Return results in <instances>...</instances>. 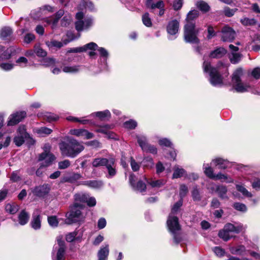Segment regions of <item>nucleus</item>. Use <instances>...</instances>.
Listing matches in <instances>:
<instances>
[{
  "mask_svg": "<svg viewBox=\"0 0 260 260\" xmlns=\"http://www.w3.org/2000/svg\"><path fill=\"white\" fill-rule=\"evenodd\" d=\"M199 12L196 10L190 11L187 14L186 19L187 23L184 27V38L186 42L197 44L200 43L197 37L200 28H197L195 24L191 21L197 18Z\"/></svg>",
  "mask_w": 260,
  "mask_h": 260,
  "instance_id": "obj_1",
  "label": "nucleus"
},
{
  "mask_svg": "<svg viewBox=\"0 0 260 260\" xmlns=\"http://www.w3.org/2000/svg\"><path fill=\"white\" fill-rule=\"evenodd\" d=\"M43 149V152L38 156V161L45 160V161L41 163L40 167L36 171V174L38 177L42 176L43 171L42 169L50 166L56 159L55 156L50 152L51 146L49 143L45 144Z\"/></svg>",
  "mask_w": 260,
  "mask_h": 260,
  "instance_id": "obj_2",
  "label": "nucleus"
},
{
  "mask_svg": "<svg viewBox=\"0 0 260 260\" xmlns=\"http://www.w3.org/2000/svg\"><path fill=\"white\" fill-rule=\"evenodd\" d=\"M92 165L94 167L105 166L108 172V177H112L116 174L115 158L113 157L94 158L92 161Z\"/></svg>",
  "mask_w": 260,
  "mask_h": 260,
  "instance_id": "obj_3",
  "label": "nucleus"
},
{
  "mask_svg": "<svg viewBox=\"0 0 260 260\" xmlns=\"http://www.w3.org/2000/svg\"><path fill=\"white\" fill-rule=\"evenodd\" d=\"M204 72L209 73L210 81L214 86L221 85L222 83V78L216 68L212 67L210 62L204 61L203 64Z\"/></svg>",
  "mask_w": 260,
  "mask_h": 260,
  "instance_id": "obj_4",
  "label": "nucleus"
},
{
  "mask_svg": "<svg viewBox=\"0 0 260 260\" xmlns=\"http://www.w3.org/2000/svg\"><path fill=\"white\" fill-rule=\"evenodd\" d=\"M242 70L240 68L237 69L232 77V83L234 89L238 92H244L251 89V86L241 82L240 77L242 75Z\"/></svg>",
  "mask_w": 260,
  "mask_h": 260,
  "instance_id": "obj_5",
  "label": "nucleus"
},
{
  "mask_svg": "<svg viewBox=\"0 0 260 260\" xmlns=\"http://www.w3.org/2000/svg\"><path fill=\"white\" fill-rule=\"evenodd\" d=\"M77 204H73L71 207L68 220L72 223L81 224L85 221V215L81 212L84 208Z\"/></svg>",
  "mask_w": 260,
  "mask_h": 260,
  "instance_id": "obj_6",
  "label": "nucleus"
},
{
  "mask_svg": "<svg viewBox=\"0 0 260 260\" xmlns=\"http://www.w3.org/2000/svg\"><path fill=\"white\" fill-rule=\"evenodd\" d=\"M167 225L170 232L174 236V242L178 244L181 241L180 237L177 235V232L180 230L178 218L174 215L170 214L167 220Z\"/></svg>",
  "mask_w": 260,
  "mask_h": 260,
  "instance_id": "obj_7",
  "label": "nucleus"
},
{
  "mask_svg": "<svg viewBox=\"0 0 260 260\" xmlns=\"http://www.w3.org/2000/svg\"><path fill=\"white\" fill-rule=\"evenodd\" d=\"M84 149V147L81 143L76 140H71L66 144V155L74 157Z\"/></svg>",
  "mask_w": 260,
  "mask_h": 260,
  "instance_id": "obj_8",
  "label": "nucleus"
},
{
  "mask_svg": "<svg viewBox=\"0 0 260 260\" xmlns=\"http://www.w3.org/2000/svg\"><path fill=\"white\" fill-rule=\"evenodd\" d=\"M221 40L223 42H231L236 37V32L231 27L225 25L222 28Z\"/></svg>",
  "mask_w": 260,
  "mask_h": 260,
  "instance_id": "obj_9",
  "label": "nucleus"
},
{
  "mask_svg": "<svg viewBox=\"0 0 260 260\" xmlns=\"http://www.w3.org/2000/svg\"><path fill=\"white\" fill-rule=\"evenodd\" d=\"M26 117V112L25 111H22L16 112L10 116L7 125L8 126L15 125L22 121Z\"/></svg>",
  "mask_w": 260,
  "mask_h": 260,
  "instance_id": "obj_10",
  "label": "nucleus"
},
{
  "mask_svg": "<svg viewBox=\"0 0 260 260\" xmlns=\"http://www.w3.org/2000/svg\"><path fill=\"white\" fill-rule=\"evenodd\" d=\"M50 190V185L45 183L35 186L32 190V192L36 197L43 198L49 193Z\"/></svg>",
  "mask_w": 260,
  "mask_h": 260,
  "instance_id": "obj_11",
  "label": "nucleus"
},
{
  "mask_svg": "<svg viewBox=\"0 0 260 260\" xmlns=\"http://www.w3.org/2000/svg\"><path fill=\"white\" fill-rule=\"evenodd\" d=\"M137 139L139 145L144 151L149 152L153 154L156 153V148L154 146L147 143L145 137L143 136H138Z\"/></svg>",
  "mask_w": 260,
  "mask_h": 260,
  "instance_id": "obj_12",
  "label": "nucleus"
},
{
  "mask_svg": "<svg viewBox=\"0 0 260 260\" xmlns=\"http://www.w3.org/2000/svg\"><path fill=\"white\" fill-rule=\"evenodd\" d=\"M63 235H59L56 237V242L59 248L56 254V260L65 259V241L63 240Z\"/></svg>",
  "mask_w": 260,
  "mask_h": 260,
  "instance_id": "obj_13",
  "label": "nucleus"
},
{
  "mask_svg": "<svg viewBox=\"0 0 260 260\" xmlns=\"http://www.w3.org/2000/svg\"><path fill=\"white\" fill-rule=\"evenodd\" d=\"M98 48L96 44L93 42L88 43L83 46L69 48L68 49L67 53H81L85 52L87 50H95Z\"/></svg>",
  "mask_w": 260,
  "mask_h": 260,
  "instance_id": "obj_14",
  "label": "nucleus"
},
{
  "mask_svg": "<svg viewBox=\"0 0 260 260\" xmlns=\"http://www.w3.org/2000/svg\"><path fill=\"white\" fill-rule=\"evenodd\" d=\"M70 134L77 137H84L86 139H90L94 137V135L85 129H73L70 130Z\"/></svg>",
  "mask_w": 260,
  "mask_h": 260,
  "instance_id": "obj_15",
  "label": "nucleus"
},
{
  "mask_svg": "<svg viewBox=\"0 0 260 260\" xmlns=\"http://www.w3.org/2000/svg\"><path fill=\"white\" fill-rule=\"evenodd\" d=\"M92 24V19L88 18L84 21H77L75 23L76 29L78 31L88 29Z\"/></svg>",
  "mask_w": 260,
  "mask_h": 260,
  "instance_id": "obj_16",
  "label": "nucleus"
},
{
  "mask_svg": "<svg viewBox=\"0 0 260 260\" xmlns=\"http://www.w3.org/2000/svg\"><path fill=\"white\" fill-rule=\"evenodd\" d=\"M92 24V19L88 18L84 21H77L75 23L76 29L78 31L88 29Z\"/></svg>",
  "mask_w": 260,
  "mask_h": 260,
  "instance_id": "obj_17",
  "label": "nucleus"
},
{
  "mask_svg": "<svg viewBox=\"0 0 260 260\" xmlns=\"http://www.w3.org/2000/svg\"><path fill=\"white\" fill-rule=\"evenodd\" d=\"M135 176L134 174H131L129 177V181L131 186L133 188L136 190L140 192L144 191L146 188V185L145 183L142 181H139L136 184L135 183Z\"/></svg>",
  "mask_w": 260,
  "mask_h": 260,
  "instance_id": "obj_18",
  "label": "nucleus"
},
{
  "mask_svg": "<svg viewBox=\"0 0 260 260\" xmlns=\"http://www.w3.org/2000/svg\"><path fill=\"white\" fill-rule=\"evenodd\" d=\"M179 22L176 19H173L169 22L167 26V30L171 35H176L179 30Z\"/></svg>",
  "mask_w": 260,
  "mask_h": 260,
  "instance_id": "obj_19",
  "label": "nucleus"
},
{
  "mask_svg": "<svg viewBox=\"0 0 260 260\" xmlns=\"http://www.w3.org/2000/svg\"><path fill=\"white\" fill-rule=\"evenodd\" d=\"M12 29L10 27L5 26L2 28L0 36L3 40L9 42L14 39L12 37Z\"/></svg>",
  "mask_w": 260,
  "mask_h": 260,
  "instance_id": "obj_20",
  "label": "nucleus"
},
{
  "mask_svg": "<svg viewBox=\"0 0 260 260\" xmlns=\"http://www.w3.org/2000/svg\"><path fill=\"white\" fill-rule=\"evenodd\" d=\"M88 199V194L84 193H76L74 196V203H77V205H80L81 207L84 208L83 203H86Z\"/></svg>",
  "mask_w": 260,
  "mask_h": 260,
  "instance_id": "obj_21",
  "label": "nucleus"
},
{
  "mask_svg": "<svg viewBox=\"0 0 260 260\" xmlns=\"http://www.w3.org/2000/svg\"><path fill=\"white\" fill-rule=\"evenodd\" d=\"M17 53L16 48L14 47H10L7 50H4L3 52L0 55V60L1 59L8 60L11 57L15 55Z\"/></svg>",
  "mask_w": 260,
  "mask_h": 260,
  "instance_id": "obj_22",
  "label": "nucleus"
},
{
  "mask_svg": "<svg viewBox=\"0 0 260 260\" xmlns=\"http://www.w3.org/2000/svg\"><path fill=\"white\" fill-rule=\"evenodd\" d=\"M18 132L19 134H24L25 139H26V143L28 146L34 145L35 144L36 141L31 137L30 135L26 132L24 126L22 127H19L18 129Z\"/></svg>",
  "mask_w": 260,
  "mask_h": 260,
  "instance_id": "obj_23",
  "label": "nucleus"
},
{
  "mask_svg": "<svg viewBox=\"0 0 260 260\" xmlns=\"http://www.w3.org/2000/svg\"><path fill=\"white\" fill-rule=\"evenodd\" d=\"M226 53V50L223 47L217 48L211 52L209 57L212 58H219L223 57Z\"/></svg>",
  "mask_w": 260,
  "mask_h": 260,
  "instance_id": "obj_24",
  "label": "nucleus"
},
{
  "mask_svg": "<svg viewBox=\"0 0 260 260\" xmlns=\"http://www.w3.org/2000/svg\"><path fill=\"white\" fill-rule=\"evenodd\" d=\"M30 224L31 228L34 230H37L40 229L41 227V215L40 214L35 215V213H34Z\"/></svg>",
  "mask_w": 260,
  "mask_h": 260,
  "instance_id": "obj_25",
  "label": "nucleus"
},
{
  "mask_svg": "<svg viewBox=\"0 0 260 260\" xmlns=\"http://www.w3.org/2000/svg\"><path fill=\"white\" fill-rule=\"evenodd\" d=\"M109 252L108 244H106L105 247H101L98 253V260H107Z\"/></svg>",
  "mask_w": 260,
  "mask_h": 260,
  "instance_id": "obj_26",
  "label": "nucleus"
},
{
  "mask_svg": "<svg viewBox=\"0 0 260 260\" xmlns=\"http://www.w3.org/2000/svg\"><path fill=\"white\" fill-rule=\"evenodd\" d=\"M18 218L19 223L21 225H24L28 222L29 215L25 210H22L19 214Z\"/></svg>",
  "mask_w": 260,
  "mask_h": 260,
  "instance_id": "obj_27",
  "label": "nucleus"
},
{
  "mask_svg": "<svg viewBox=\"0 0 260 260\" xmlns=\"http://www.w3.org/2000/svg\"><path fill=\"white\" fill-rule=\"evenodd\" d=\"M40 117H41L44 120L48 122H52L57 121L58 119V116L51 113H40Z\"/></svg>",
  "mask_w": 260,
  "mask_h": 260,
  "instance_id": "obj_28",
  "label": "nucleus"
},
{
  "mask_svg": "<svg viewBox=\"0 0 260 260\" xmlns=\"http://www.w3.org/2000/svg\"><path fill=\"white\" fill-rule=\"evenodd\" d=\"M145 5L148 8L154 9L155 8L161 9L164 7V2L159 1L156 3H153L152 0H146Z\"/></svg>",
  "mask_w": 260,
  "mask_h": 260,
  "instance_id": "obj_29",
  "label": "nucleus"
},
{
  "mask_svg": "<svg viewBox=\"0 0 260 260\" xmlns=\"http://www.w3.org/2000/svg\"><path fill=\"white\" fill-rule=\"evenodd\" d=\"M223 229L230 233L234 232L235 233H239L242 231L243 229V226L240 225L237 226H235L232 223H227L224 225Z\"/></svg>",
  "mask_w": 260,
  "mask_h": 260,
  "instance_id": "obj_30",
  "label": "nucleus"
},
{
  "mask_svg": "<svg viewBox=\"0 0 260 260\" xmlns=\"http://www.w3.org/2000/svg\"><path fill=\"white\" fill-rule=\"evenodd\" d=\"M19 209V206L15 203H8L5 206V210L7 212L11 214H15Z\"/></svg>",
  "mask_w": 260,
  "mask_h": 260,
  "instance_id": "obj_31",
  "label": "nucleus"
},
{
  "mask_svg": "<svg viewBox=\"0 0 260 260\" xmlns=\"http://www.w3.org/2000/svg\"><path fill=\"white\" fill-rule=\"evenodd\" d=\"M64 11L63 10L60 9L58 10L54 15H53L50 19L49 22L55 25L58 22V20L63 15Z\"/></svg>",
  "mask_w": 260,
  "mask_h": 260,
  "instance_id": "obj_32",
  "label": "nucleus"
},
{
  "mask_svg": "<svg viewBox=\"0 0 260 260\" xmlns=\"http://www.w3.org/2000/svg\"><path fill=\"white\" fill-rule=\"evenodd\" d=\"M212 162L214 163L215 166H218V168L220 169H226L229 164V161L219 158L213 160Z\"/></svg>",
  "mask_w": 260,
  "mask_h": 260,
  "instance_id": "obj_33",
  "label": "nucleus"
},
{
  "mask_svg": "<svg viewBox=\"0 0 260 260\" xmlns=\"http://www.w3.org/2000/svg\"><path fill=\"white\" fill-rule=\"evenodd\" d=\"M35 54L39 57H45L47 56V52L42 49L39 45L34 46Z\"/></svg>",
  "mask_w": 260,
  "mask_h": 260,
  "instance_id": "obj_34",
  "label": "nucleus"
},
{
  "mask_svg": "<svg viewBox=\"0 0 260 260\" xmlns=\"http://www.w3.org/2000/svg\"><path fill=\"white\" fill-rule=\"evenodd\" d=\"M46 44L50 49L53 47L60 49L63 46L62 42L55 40H51V41H46Z\"/></svg>",
  "mask_w": 260,
  "mask_h": 260,
  "instance_id": "obj_35",
  "label": "nucleus"
},
{
  "mask_svg": "<svg viewBox=\"0 0 260 260\" xmlns=\"http://www.w3.org/2000/svg\"><path fill=\"white\" fill-rule=\"evenodd\" d=\"M85 184L93 188H99L103 186V183L102 181L96 180L85 181Z\"/></svg>",
  "mask_w": 260,
  "mask_h": 260,
  "instance_id": "obj_36",
  "label": "nucleus"
},
{
  "mask_svg": "<svg viewBox=\"0 0 260 260\" xmlns=\"http://www.w3.org/2000/svg\"><path fill=\"white\" fill-rule=\"evenodd\" d=\"M185 173V171L182 169L180 168L178 166H175L174 168V172L173 174V178H178L183 176Z\"/></svg>",
  "mask_w": 260,
  "mask_h": 260,
  "instance_id": "obj_37",
  "label": "nucleus"
},
{
  "mask_svg": "<svg viewBox=\"0 0 260 260\" xmlns=\"http://www.w3.org/2000/svg\"><path fill=\"white\" fill-rule=\"evenodd\" d=\"M15 136L13 139V142L17 147L21 146L25 142L24 134H19Z\"/></svg>",
  "mask_w": 260,
  "mask_h": 260,
  "instance_id": "obj_38",
  "label": "nucleus"
},
{
  "mask_svg": "<svg viewBox=\"0 0 260 260\" xmlns=\"http://www.w3.org/2000/svg\"><path fill=\"white\" fill-rule=\"evenodd\" d=\"M216 190L219 196L222 199H228L226 196L227 188L224 186H219L217 187Z\"/></svg>",
  "mask_w": 260,
  "mask_h": 260,
  "instance_id": "obj_39",
  "label": "nucleus"
},
{
  "mask_svg": "<svg viewBox=\"0 0 260 260\" xmlns=\"http://www.w3.org/2000/svg\"><path fill=\"white\" fill-rule=\"evenodd\" d=\"M229 57L232 63H237L241 60V54L237 52H231Z\"/></svg>",
  "mask_w": 260,
  "mask_h": 260,
  "instance_id": "obj_40",
  "label": "nucleus"
},
{
  "mask_svg": "<svg viewBox=\"0 0 260 260\" xmlns=\"http://www.w3.org/2000/svg\"><path fill=\"white\" fill-rule=\"evenodd\" d=\"M95 115L98 117L101 120H104L110 117L111 114L108 110L104 111L97 112L95 113Z\"/></svg>",
  "mask_w": 260,
  "mask_h": 260,
  "instance_id": "obj_41",
  "label": "nucleus"
},
{
  "mask_svg": "<svg viewBox=\"0 0 260 260\" xmlns=\"http://www.w3.org/2000/svg\"><path fill=\"white\" fill-rule=\"evenodd\" d=\"M48 222L52 228H56L58 225V221L56 216H49L47 218Z\"/></svg>",
  "mask_w": 260,
  "mask_h": 260,
  "instance_id": "obj_42",
  "label": "nucleus"
},
{
  "mask_svg": "<svg viewBox=\"0 0 260 260\" xmlns=\"http://www.w3.org/2000/svg\"><path fill=\"white\" fill-rule=\"evenodd\" d=\"M218 236L220 238H222L224 241H228L232 237L230 235V233L227 231H225L224 229L222 230L219 231Z\"/></svg>",
  "mask_w": 260,
  "mask_h": 260,
  "instance_id": "obj_43",
  "label": "nucleus"
},
{
  "mask_svg": "<svg viewBox=\"0 0 260 260\" xmlns=\"http://www.w3.org/2000/svg\"><path fill=\"white\" fill-rule=\"evenodd\" d=\"M197 7L202 11L206 12L209 10L208 5L203 1H199L196 4Z\"/></svg>",
  "mask_w": 260,
  "mask_h": 260,
  "instance_id": "obj_44",
  "label": "nucleus"
},
{
  "mask_svg": "<svg viewBox=\"0 0 260 260\" xmlns=\"http://www.w3.org/2000/svg\"><path fill=\"white\" fill-rule=\"evenodd\" d=\"M142 21L143 24L147 27H150L152 25L151 20L148 13H145L142 16Z\"/></svg>",
  "mask_w": 260,
  "mask_h": 260,
  "instance_id": "obj_45",
  "label": "nucleus"
},
{
  "mask_svg": "<svg viewBox=\"0 0 260 260\" xmlns=\"http://www.w3.org/2000/svg\"><path fill=\"white\" fill-rule=\"evenodd\" d=\"M240 21L245 26L253 25L256 24V21L254 19H249L246 17L241 19Z\"/></svg>",
  "mask_w": 260,
  "mask_h": 260,
  "instance_id": "obj_46",
  "label": "nucleus"
},
{
  "mask_svg": "<svg viewBox=\"0 0 260 260\" xmlns=\"http://www.w3.org/2000/svg\"><path fill=\"white\" fill-rule=\"evenodd\" d=\"M237 9H230L229 7H226L223 9L224 14L229 17L233 16L235 12L237 11Z\"/></svg>",
  "mask_w": 260,
  "mask_h": 260,
  "instance_id": "obj_47",
  "label": "nucleus"
},
{
  "mask_svg": "<svg viewBox=\"0 0 260 260\" xmlns=\"http://www.w3.org/2000/svg\"><path fill=\"white\" fill-rule=\"evenodd\" d=\"M237 189L242 193L244 196H245L248 197H252V194L249 192L242 185H236Z\"/></svg>",
  "mask_w": 260,
  "mask_h": 260,
  "instance_id": "obj_48",
  "label": "nucleus"
},
{
  "mask_svg": "<svg viewBox=\"0 0 260 260\" xmlns=\"http://www.w3.org/2000/svg\"><path fill=\"white\" fill-rule=\"evenodd\" d=\"M124 127L128 129H134L135 128L137 125V123L136 121L133 120H130L127 121H125L124 124Z\"/></svg>",
  "mask_w": 260,
  "mask_h": 260,
  "instance_id": "obj_49",
  "label": "nucleus"
},
{
  "mask_svg": "<svg viewBox=\"0 0 260 260\" xmlns=\"http://www.w3.org/2000/svg\"><path fill=\"white\" fill-rule=\"evenodd\" d=\"M182 200L180 199L178 202H177L174 204L172 209L171 213H170V214L174 215V214L176 213V212L178 211L179 208L182 206Z\"/></svg>",
  "mask_w": 260,
  "mask_h": 260,
  "instance_id": "obj_50",
  "label": "nucleus"
},
{
  "mask_svg": "<svg viewBox=\"0 0 260 260\" xmlns=\"http://www.w3.org/2000/svg\"><path fill=\"white\" fill-rule=\"evenodd\" d=\"M130 164L133 171L136 172L139 170L140 164L136 162L133 157L131 158Z\"/></svg>",
  "mask_w": 260,
  "mask_h": 260,
  "instance_id": "obj_51",
  "label": "nucleus"
},
{
  "mask_svg": "<svg viewBox=\"0 0 260 260\" xmlns=\"http://www.w3.org/2000/svg\"><path fill=\"white\" fill-rule=\"evenodd\" d=\"M187 192H188L187 187L184 184L181 185L180 186V191H179V195L180 197V199L182 200V198L186 195Z\"/></svg>",
  "mask_w": 260,
  "mask_h": 260,
  "instance_id": "obj_52",
  "label": "nucleus"
},
{
  "mask_svg": "<svg viewBox=\"0 0 260 260\" xmlns=\"http://www.w3.org/2000/svg\"><path fill=\"white\" fill-rule=\"evenodd\" d=\"M233 207L237 210L242 212H245L247 210L246 206L244 204L240 203H235L233 205Z\"/></svg>",
  "mask_w": 260,
  "mask_h": 260,
  "instance_id": "obj_53",
  "label": "nucleus"
},
{
  "mask_svg": "<svg viewBox=\"0 0 260 260\" xmlns=\"http://www.w3.org/2000/svg\"><path fill=\"white\" fill-rule=\"evenodd\" d=\"M204 173L209 178L213 179L215 177V175L213 174L212 169L210 167H204Z\"/></svg>",
  "mask_w": 260,
  "mask_h": 260,
  "instance_id": "obj_54",
  "label": "nucleus"
},
{
  "mask_svg": "<svg viewBox=\"0 0 260 260\" xmlns=\"http://www.w3.org/2000/svg\"><path fill=\"white\" fill-rule=\"evenodd\" d=\"M52 132V130L47 127H42L37 131L38 134L49 135Z\"/></svg>",
  "mask_w": 260,
  "mask_h": 260,
  "instance_id": "obj_55",
  "label": "nucleus"
},
{
  "mask_svg": "<svg viewBox=\"0 0 260 260\" xmlns=\"http://www.w3.org/2000/svg\"><path fill=\"white\" fill-rule=\"evenodd\" d=\"M159 144L161 146H166V147H172V143L171 141L166 138L162 139L159 140L158 141Z\"/></svg>",
  "mask_w": 260,
  "mask_h": 260,
  "instance_id": "obj_56",
  "label": "nucleus"
},
{
  "mask_svg": "<svg viewBox=\"0 0 260 260\" xmlns=\"http://www.w3.org/2000/svg\"><path fill=\"white\" fill-rule=\"evenodd\" d=\"M35 39V36L33 34L27 33L25 35L24 38V41L27 44L30 43L32 41Z\"/></svg>",
  "mask_w": 260,
  "mask_h": 260,
  "instance_id": "obj_57",
  "label": "nucleus"
},
{
  "mask_svg": "<svg viewBox=\"0 0 260 260\" xmlns=\"http://www.w3.org/2000/svg\"><path fill=\"white\" fill-rule=\"evenodd\" d=\"M213 250L217 256L220 257L223 256L225 253L224 249L220 247H215Z\"/></svg>",
  "mask_w": 260,
  "mask_h": 260,
  "instance_id": "obj_58",
  "label": "nucleus"
},
{
  "mask_svg": "<svg viewBox=\"0 0 260 260\" xmlns=\"http://www.w3.org/2000/svg\"><path fill=\"white\" fill-rule=\"evenodd\" d=\"M149 184L153 187H159L165 184V181L164 180H161L152 181L149 182Z\"/></svg>",
  "mask_w": 260,
  "mask_h": 260,
  "instance_id": "obj_59",
  "label": "nucleus"
},
{
  "mask_svg": "<svg viewBox=\"0 0 260 260\" xmlns=\"http://www.w3.org/2000/svg\"><path fill=\"white\" fill-rule=\"evenodd\" d=\"M183 5V0H174L173 8L175 10H179Z\"/></svg>",
  "mask_w": 260,
  "mask_h": 260,
  "instance_id": "obj_60",
  "label": "nucleus"
},
{
  "mask_svg": "<svg viewBox=\"0 0 260 260\" xmlns=\"http://www.w3.org/2000/svg\"><path fill=\"white\" fill-rule=\"evenodd\" d=\"M79 70V68L78 66H66V73H75Z\"/></svg>",
  "mask_w": 260,
  "mask_h": 260,
  "instance_id": "obj_61",
  "label": "nucleus"
},
{
  "mask_svg": "<svg viewBox=\"0 0 260 260\" xmlns=\"http://www.w3.org/2000/svg\"><path fill=\"white\" fill-rule=\"evenodd\" d=\"M13 67L14 64L10 63H2L0 64V67L5 71L11 70L13 68Z\"/></svg>",
  "mask_w": 260,
  "mask_h": 260,
  "instance_id": "obj_62",
  "label": "nucleus"
},
{
  "mask_svg": "<svg viewBox=\"0 0 260 260\" xmlns=\"http://www.w3.org/2000/svg\"><path fill=\"white\" fill-rule=\"evenodd\" d=\"M216 35L213 27L212 26H209L208 27V36L207 38L208 40L212 39Z\"/></svg>",
  "mask_w": 260,
  "mask_h": 260,
  "instance_id": "obj_63",
  "label": "nucleus"
},
{
  "mask_svg": "<svg viewBox=\"0 0 260 260\" xmlns=\"http://www.w3.org/2000/svg\"><path fill=\"white\" fill-rule=\"evenodd\" d=\"M251 75L256 79H259L260 78V68H254L251 72Z\"/></svg>",
  "mask_w": 260,
  "mask_h": 260,
  "instance_id": "obj_64",
  "label": "nucleus"
}]
</instances>
